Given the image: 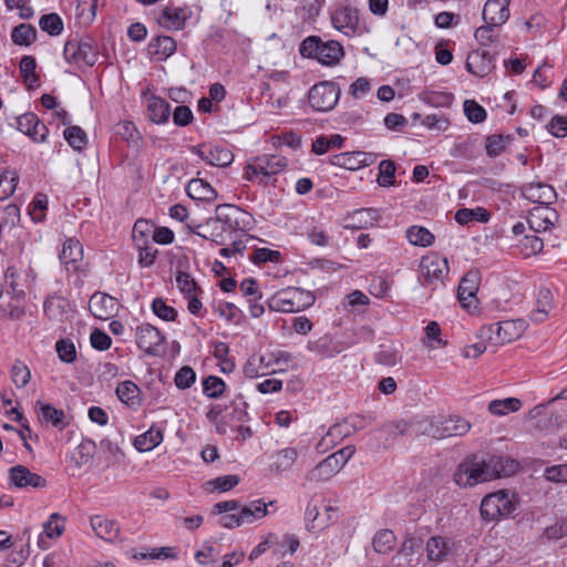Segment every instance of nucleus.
<instances>
[{"label": "nucleus", "instance_id": "nucleus-1", "mask_svg": "<svg viewBox=\"0 0 567 567\" xmlns=\"http://www.w3.org/2000/svg\"><path fill=\"white\" fill-rule=\"evenodd\" d=\"M519 463L506 455L480 456L472 454L465 457L454 472L453 480L463 488L515 474Z\"/></svg>", "mask_w": 567, "mask_h": 567}, {"label": "nucleus", "instance_id": "nucleus-2", "mask_svg": "<svg viewBox=\"0 0 567 567\" xmlns=\"http://www.w3.org/2000/svg\"><path fill=\"white\" fill-rule=\"evenodd\" d=\"M302 58L316 60L324 66L338 65L344 56L342 44L336 40H323L319 35H309L299 45Z\"/></svg>", "mask_w": 567, "mask_h": 567}, {"label": "nucleus", "instance_id": "nucleus-3", "mask_svg": "<svg viewBox=\"0 0 567 567\" xmlns=\"http://www.w3.org/2000/svg\"><path fill=\"white\" fill-rule=\"evenodd\" d=\"M316 301L315 295L302 288L288 287L277 291L267 301L271 311L299 312L311 307Z\"/></svg>", "mask_w": 567, "mask_h": 567}, {"label": "nucleus", "instance_id": "nucleus-4", "mask_svg": "<svg viewBox=\"0 0 567 567\" xmlns=\"http://www.w3.org/2000/svg\"><path fill=\"white\" fill-rule=\"evenodd\" d=\"M519 505V496L515 492L501 489L486 495L481 503L480 513L485 520L509 517Z\"/></svg>", "mask_w": 567, "mask_h": 567}, {"label": "nucleus", "instance_id": "nucleus-5", "mask_svg": "<svg viewBox=\"0 0 567 567\" xmlns=\"http://www.w3.org/2000/svg\"><path fill=\"white\" fill-rule=\"evenodd\" d=\"M528 323L524 319L505 320L481 328V337L497 343H508L518 339L527 329Z\"/></svg>", "mask_w": 567, "mask_h": 567}, {"label": "nucleus", "instance_id": "nucleus-6", "mask_svg": "<svg viewBox=\"0 0 567 567\" xmlns=\"http://www.w3.org/2000/svg\"><path fill=\"white\" fill-rule=\"evenodd\" d=\"M340 87L331 81H323L315 84L309 93L308 101L310 106L318 112L331 111L339 101Z\"/></svg>", "mask_w": 567, "mask_h": 567}, {"label": "nucleus", "instance_id": "nucleus-7", "mask_svg": "<svg viewBox=\"0 0 567 567\" xmlns=\"http://www.w3.org/2000/svg\"><path fill=\"white\" fill-rule=\"evenodd\" d=\"M287 166V159L279 155H262L254 159L246 166L245 178L252 181L254 177L261 175L267 178L281 172Z\"/></svg>", "mask_w": 567, "mask_h": 567}, {"label": "nucleus", "instance_id": "nucleus-8", "mask_svg": "<svg viewBox=\"0 0 567 567\" xmlns=\"http://www.w3.org/2000/svg\"><path fill=\"white\" fill-rule=\"evenodd\" d=\"M426 558L434 564H442L457 555V543L444 536H431L425 544Z\"/></svg>", "mask_w": 567, "mask_h": 567}, {"label": "nucleus", "instance_id": "nucleus-9", "mask_svg": "<svg viewBox=\"0 0 567 567\" xmlns=\"http://www.w3.org/2000/svg\"><path fill=\"white\" fill-rule=\"evenodd\" d=\"M245 215H247L246 212L235 205H218L215 209V218H208L198 228H209L210 226L218 228V224H221L223 230L235 231L240 228V216Z\"/></svg>", "mask_w": 567, "mask_h": 567}, {"label": "nucleus", "instance_id": "nucleus-10", "mask_svg": "<svg viewBox=\"0 0 567 567\" xmlns=\"http://www.w3.org/2000/svg\"><path fill=\"white\" fill-rule=\"evenodd\" d=\"M63 55L69 63L92 66L97 60V51L89 40H69L64 44Z\"/></svg>", "mask_w": 567, "mask_h": 567}, {"label": "nucleus", "instance_id": "nucleus-11", "mask_svg": "<svg viewBox=\"0 0 567 567\" xmlns=\"http://www.w3.org/2000/svg\"><path fill=\"white\" fill-rule=\"evenodd\" d=\"M165 337L150 323L142 324L136 330V343L140 349L151 355L164 352Z\"/></svg>", "mask_w": 567, "mask_h": 567}, {"label": "nucleus", "instance_id": "nucleus-12", "mask_svg": "<svg viewBox=\"0 0 567 567\" xmlns=\"http://www.w3.org/2000/svg\"><path fill=\"white\" fill-rule=\"evenodd\" d=\"M420 271L424 279V285L442 282L449 274L447 260L436 255L425 256L421 259Z\"/></svg>", "mask_w": 567, "mask_h": 567}, {"label": "nucleus", "instance_id": "nucleus-13", "mask_svg": "<svg viewBox=\"0 0 567 567\" xmlns=\"http://www.w3.org/2000/svg\"><path fill=\"white\" fill-rule=\"evenodd\" d=\"M189 17L190 12L187 8H179L169 4L158 11L156 14V21L164 29L182 30Z\"/></svg>", "mask_w": 567, "mask_h": 567}, {"label": "nucleus", "instance_id": "nucleus-14", "mask_svg": "<svg viewBox=\"0 0 567 567\" xmlns=\"http://www.w3.org/2000/svg\"><path fill=\"white\" fill-rule=\"evenodd\" d=\"M333 27L346 35L355 33L359 24L358 10L349 4H341L331 13Z\"/></svg>", "mask_w": 567, "mask_h": 567}, {"label": "nucleus", "instance_id": "nucleus-15", "mask_svg": "<svg viewBox=\"0 0 567 567\" xmlns=\"http://www.w3.org/2000/svg\"><path fill=\"white\" fill-rule=\"evenodd\" d=\"M465 66L470 73L484 78L495 69V55L485 50H474L467 55Z\"/></svg>", "mask_w": 567, "mask_h": 567}, {"label": "nucleus", "instance_id": "nucleus-16", "mask_svg": "<svg viewBox=\"0 0 567 567\" xmlns=\"http://www.w3.org/2000/svg\"><path fill=\"white\" fill-rule=\"evenodd\" d=\"M10 482L18 488L33 487L43 488L47 485L45 478L32 473L27 466L16 465L9 470Z\"/></svg>", "mask_w": 567, "mask_h": 567}, {"label": "nucleus", "instance_id": "nucleus-17", "mask_svg": "<svg viewBox=\"0 0 567 567\" xmlns=\"http://www.w3.org/2000/svg\"><path fill=\"white\" fill-rule=\"evenodd\" d=\"M439 439L462 436L471 429V423L458 415H440L437 417Z\"/></svg>", "mask_w": 567, "mask_h": 567}, {"label": "nucleus", "instance_id": "nucleus-18", "mask_svg": "<svg viewBox=\"0 0 567 567\" xmlns=\"http://www.w3.org/2000/svg\"><path fill=\"white\" fill-rule=\"evenodd\" d=\"M523 195L526 199L547 206L555 203L557 194L555 189L545 183H530L523 187Z\"/></svg>", "mask_w": 567, "mask_h": 567}, {"label": "nucleus", "instance_id": "nucleus-19", "mask_svg": "<svg viewBox=\"0 0 567 567\" xmlns=\"http://www.w3.org/2000/svg\"><path fill=\"white\" fill-rule=\"evenodd\" d=\"M509 7L504 0H487L482 12L484 23L503 25L509 18Z\"/></svg>", "mask_w": 567, "mask_h": 567}, {"label": "nucleus", "instance_id": "nucleus-20", "mask_svg": "<svg viewBox=\"0 0 567 567\" xmlns=\"http://www.w3.org/2000/svg\"><path fill=\"white\" fill-rule=\"evenodd\" d=\"M91 313L101 320H106L117 311L116 302L113 297L104 292H95L90 299Z\"/></svg>", "mask_w": 567, "mask_h": 567}, {"label": "nucleus", "instance_id": "nucleus-21", "mask_svg": "<svg viewBox=\"0 0 567 567\" xmlns=\"http://www.w3.org/2000/svg\"><path fill=\"white\" fill-rule=\"evenodd\" d=\"M558 215L555 209L547 206L535 207L528 217L529 228L536 233L551 228Z\"/></svg>", "mask_w": 567, "mask_h": 567}, {"label": "nucleus", "instance_id": "nucleus-22", "mask_svg": "<svg viewBox=\"0 0 567 567\" xmlns=\"http://www.w3.org/2000/svg\"><path fill=\"white\" fill-rule=\"evenodd\" d=\"M341 468L342 467L338 464V460L336 461L332 455H329L309 471L306 478L312 483L326 482L339 473Z\"/></svg>", "mask_w": 567, "mask_h": 567}, {"label": "nucleus", "instance_id": "nucleus-23", "mask_svg": "<svg viewBox=\"0 0 567 567\" xmlns=\"http://www.w3.org/2000/svg\"><path fill=\"white\" fill-rule=\"evenodd\" d=\"M176 51V42L172 37L158 35L151 40L147 53L152 59L164 61Z\"/></svg>", "mask_w": 567, "mask_h": 567}, {"label": "nucleus", "instance_id": "nucleus-24", "mask_svg": "<svg viewBox=\"0 0 567 567\" xmlns=\"http://www.w3.org/2000/svg\"><path fill=\"white\" fill-rule=\"evenodd\" d=\"M480 282L481 274L475 269L467 271L461 279L457 289V297L463 307H470V303H465L466 300L475 299Z\"/></svg>", "mask_w": 567, "mask_h": 567}, {"label": "nucleus", "instance_id": "nucleus-25", "mask_svg": "<svg viewBox=\"0 0 567 567\" xmlns=\"http://www.w3.org/2000/svg\"><path fill=\"white\" fill-rule=\"evenodd\" d=\"M187 195L195 200L213 202L217 198V192L209 183L202 178H193L186 187Z\"/></svg>", "mask_w": 567, "mask_h": 567}, {"label": "nucleus", "instance_id": "nucleus-26", "mask_svg": "<svg viewBox=\"0 0 567 567\" xmlns=\"http://www.w3.org/2000/svg\"><path fill=\"white\" fill-rule=\"evenodd\" d=\"M274 502L266 503L264 499H254L248 504L240 505L239 515L243 523H254L257 519L264 518L268 514V506L272 505Z\"/></svg>", "mask_w": 567, "mask_h": 567}, {"label": "nucleus", "instance_id": "nucleus-27", "mask_svg": "<svg viewBox=\"0 0 567 567\" xmlns=\"http://www.w3.org/2000/svg\"><path fill=\"white\" fill-rule=\"evenodd\" d=\"M147 116L155 124H164L171 116V106L159 96H152L147 102Z\"/></svg>", "mask_w": 567, "mask_h": 567}, {"label": "nucleus", "instance_id": "nucleus-28", "mask_svg": "<svg viewBox=\"0 0 567 567\" xmlns=\"http://www.w3.org/2000/svg\"><path fill=\"white\" fill-rule=\"evenodd\" d=\"M37 62L35 59L31 55H23L19 70L20 74L23 78V83L27 85L28 90H34L40 86V78L35 74Z\"/></svg>", "mask_w": 567, "mask_h": 567}, {"label": "nucleus", "instance_id": "nucleus-29", "mask_svg": "<svg viewBox=\"0 0 567 567\" xmlns=\"http://www.w3.org/2000/svg\"><path fill=\"white\" fill-rule=\"evenodd\" d=\"M412 434L426 435L439 439L437 419L433 420L429 416L417 415L411 419Z\"/></svg>", "mask_w": 567, "mask_h": 567}, {"label": "nucleus", "instance_id": "nucleus-30", "mask_svg": "<svg viewBox=\"0 0 567 567\" xmlns=\"http://www.w3.org/2000/svg\"><path fill=\"white\" fill-rule=\"evenodd\" d=\"M37 405H40V420L42 422L51 423L53 426L60 429H63L69 424L63 410L55 409L49 403L38 402Z\"/></svg>", "mask_w": 567, "mask_h": 567}, {"label": "nucleus", "instance_id": "nucleus-31", "mask_svg": "<svg viewBox=\"0 0 567 567\" xmlns=\"http://www.w3.org/2000/svg\"><path fill=\"white\" fill-rule=\"evenodd\" d=\"M272 457L274 462L270 465V470L276 473H282L289 471L293 466L298 457V452L293 447H286L278 451Z\"/></svg>", "mask_w": 567, "mask_h": 567}, {"label": "nucleus", "instance_id": "nucleus-32", "mask_svg": "<svg viewBox=\"0 0 567 567\" xmlns=\"http://www.w3.org/2000/svg\"><path fill=\"white\" fill-rule=\"evenodd\" d=\"M91 526L95 534L103 539L115 538L120 530L115 520L107 519L99 515L91 518Z\"/></svg>", "mask_w": 567, "mask_h": 567}, {"label": "nucleus", "instance_id": "nucleus-33", "mask_svg": "<svg viewBox=\"0 0 567 567\" xmlns=\"http://www.w3.org/2000/svg\"><path fill=\"white\" fill-rule=\"evenodd\" d=\"M163 441V431L159 427L152 426L147 432L136 436L134 446L142 452L151 451Z\"/></svg>", "mask_w": 567, "mask_h": 567}, {"label": "nucleus", "instance_id": "nucleus-34", "mask_svg": "<svg viewBox=\"0 0 567 567\" xmlns=\"http://www.w3.org/2000/svg\"><path fill=\"white\" fill-rule=\"evenodd\" d=\"M553 293L548 288H540L537 293V308L532 312L534 322H543L551 309Z\"/></svg>", "mask_w": 567, "mask_h": 567}, {"label": "nucleus", "instance_id": "nucleus-35", "mask_svg": "<svg viewBox=\"0 0 567 567\" xmlns=\"http://www.w3.org/2000/svg\"><path fill=\"white\" fill-rule=\"evenodd\" d=\"M234 161L233 153L223 146H209L208 155L204 156V162L212 166L226 167Z\"/></svg>", "mask_w": 567, "mask_h": 567}, {"label": "nucleus", "instance_id": "nucleus-36", "mask_svg": "<svg viewBox=\"0 0 567 567\" xmlns=\"http://www.w3.org/2000/svg\"><path fill=\"white\" fill-rule=\"evenodd\" d=\"M11 40L16 45L29 47L37 40V29L28 23H21L12 29Z\"/></svg>", "mask_w": 567, "mask_h": 567}, {"label": "nucleus", "instance_id": "nucleus-37", "mask_svg": "<svg viewBox=\"0 0 567 567\" xmlns=\"http://www.w3.org/2000/svg\"><path fill=\"white\" fill-rule=\"evenodd\" d=\"M352 220L351 226L354 228H368L373 226L380 218L379 210L374 208H361L354 210L350 217Z\"/></svg>", "mask_w": 567, "mask_h": 567}, {"label": "nucleus", "instance_id": "nucleus-38", "mask_svg": "<svg viewBox=\"0 0 567 567\" xmlns=\"http://www.w3.org/2000/svg\"><path fill=\"white\" fill-rule=\"evenodd\" d=\"M118 400L127 405L140 404V388L133 381H123L116 386Z\"/></svg>", "mask_w": 567, "mask_h": 567}, {"label": "nucleus", "instance_id": "nucleus-39", "mask_svg": "<svg viewBox=\"0 0 567 567\" xmlns=\"http://www.w3.org/2000/svg\"><path fill=\"white\" fill-rule=\"evenodd\" d=\"M491 218V214L483 207L461 208L455 213V220L460 225H466L470 221L487 223Z\"/></svg>", "mask_w": 567, "mask_h": 567}, {"label": "nucleus", "instance_id": "nucleus-40", "mask_svg": "<svg viewBox=\"0 0 567 567\" xmlns=\"http://www.w3.org/2000/svg\"><path fill=\"white\" fill-rule=\"evenodd\" d=\"M378 431L385 434L386 440H394L399 435H409L412 434L411 420L392 421L382 425Z\"/></svg>", "mask_w": 567, "mask_h": 567}, {"label": "nucleus", "instance_id": "nucleus-41", "mask_svg": "<svg viewBox=\"0 0 567 567\" xmlns=\"http://www.w3.org/2000/svg\"><path fill=\"white\" fill-rule=\"evenodd\" d=\"M395 535L390 529H381L377 532L372 539L373 548L379 554H388L395 546Z\"/></svg>", "mask_w": 567, "mask_h": 567}, {"label": "nucleus", "instance_id": "nucleus-42", "mask_svg": "<svg viewBox=\"0 0 567 567\" xmlns=\"http://www.w3.org/2000/svg\"><path fill=\"white\" fill-rule=\"evenodd\" d=\"M522 402L516 398H506L503 400H493L488 404V411L497 416L506 415L509 412H516L520 409Z\"/></svg>", "mask_w": 567, "mask_h": 567}, {"label": "nucleus", "instance_id": "nucleus-43", "mask_svg": "<svg viewBox=\"0 0 567 567\" xmlns=\"http://www.w3.org/2000/svg\"><path fill=\"white\" fill-rule=\"evenodd\" d=\"M408 240L414 246L427 247L434 241V235L421 226H411L406 230Z\"/></svg>", "mask_w": 567, "mask_h": 567}, {"label": "nucleus", "instance_id": "nucleus-44", "mask_svg": "<svg viewBox=\"0 0 567 567\" xmlns=\"http://www.w3.org/2000/svg\"><path fill=\"white\" fill-rule=\"evenodd\" d=\"M59 257L64 264H75L83 257V247L79 240L68 239Z\"/></svg>", "mask_w": 567, "mask_h": 567}, {"label": "nucleus", "instance_id": "nucleus-45", "mask_svg": "<svg viewBox=\"0 0 567 567\" xmlns=\"http://www.w3.org/2000/svg\"><path fill=\"white\" fill-rule=\"evenodd\" d=\"M512 140L513 137L511 135L503 134L487 136L485 145L486 154L492 158L497 157L505 150L506 144Z\"/></svg>", "mask_w": 567, "mask_h": 567}, {"label": "nucleus", "instance_id": "nucleus-46", "mask_svg": "<svg viewBox=\"0 0 567 567\" xmlns=\"http://www.w3.org/2000/svg\"><path fill=\"white\" fill-rule=\"evenodd\" d=\"M228 408L231 409V412L224 416L228 422H245L249 420L247 403L243 401L241 395L233 400L228 406H225V410Z\"/></svg>", "mask_w": 567, "mask_h": 567}, {"label": "nucleus", "instance_id": "nucleus-47", "mask_svg": "<svg viewBox=\"0 0 567 567\" xmlns=\"http://www.w3.org/2000/svg\"><path fill=\"white\" fill-rule=\"evenodd\" d=\"M19 182V176L14 171L4 169L0 173V199H6L12 195Z\"/></svg>", "mask_w": 567, "mask_h": 567}, {"label": "nucleus", "instance_id": "nucleus-48", "mask_svg": "<svg viewBox=\"0 0 567 567\" xmlns=\"http://www.w3.org/2000/svg\"><path fill=\"white\" fill-rule=\"evenodd\" d=\"M497 28H499V25H491L485 23L475 30L474 38L482 47H487L492 43H498L499 35L496 32Z\"/></svg>", "mask_w": 567, "mask_h": 567}, {"label": "nucleus", "instance_id": "nucleus-49", "mask_svg": "<svg viewBox=\"0 0 567 567\" xmlns=\"http://www.w3.org/2000/svg\"><path fill=\"white\" fill-rule=\"evenodd\" d=\"M39 25L42 31L55 37L63 31V22L59 14L48 13L40 18Z\"/></svg>", "mask_w": 567, "mask_h": 567}, {"label": "nucleus", "instance_id": "nucleus-50", "mask_svg": "<svg viewBox=\"0 0 567 567\" xmlns=\"http://www.w3.org/2000/svg\"><path fill=\"white\" fill-rule=\"evenodd\" d=\"M357 155L358 152L337 154L331 157L330 163L334 166L343 167L349 171H357L361 168L360 158Z\"/></svg>", "mask_w": 567, "mask_h": 567}, {"label": "nucleus", "instance_id": "nucleus-51", "mask_svg": "<svg viewBox=\"0 0 567 567\" xmlns=\"http://www.w3.org/2000/svg\"><path fill=\"white\" fill-rule=\"evenodd\" d=\"M226 390L225 382L215 375H209L203 381V392L210 399L220 398Z\"/></svg>", "mask_w": 567, "mask_h": 567}, {"label": "nucleus", "instance_id": "nucleus-52", "mask_svg": "<svg viewBox=\"0 0 567 567\" xmlns=\"http://www.w3.org/2000/svg\"><path fill=\"white\" fill-rule=\"evenodd\" d=\"M396 167L393 161L383 159L379 164V175L377 182L380 186L388 187L392 186L395 182Z\"/></svg>", "mask_w": 567, "mask_h": 567}, {"label": "nucleus", "instance_id": "nucleus-53", "mask_svg": "<svg viewBox=\"0 0 567 567\" xmlns=\"http://www.w3.org/2000/svg\"><path fill=\"white\" fill-rule=\"evenodd\" d=\"M154 228V224L145 219L136 220L132 231L133 240L136 244H147L148 237H153Z\"/></svg>", "mask_w": 567, "mask_h": 567}, {"label": "nucleus", "instance_id": "nucleus-54", "mask_svg": "<svg viewBox=\"0 0 567 567\" xmlns=\"http://www.w3.org/2000/svg\"><path fill=\"white\" fill-rule=\"evenodd\" d=\"M64 138L76 151L83 150L87 142L86 134L80 126H69L64 131Z\"/></svg>", "mask_w": 567, "mask_h": 567}, {"label": "nucleus", "instance_id": "nucleus-55", "mask_svg": "<svg viewBox=\"0 0 567 567\" xmlns=\"http://www.w3.org/2000/svg\"><path fill=\"white\" fill-rule=\"evenodd\" d=\"M31 379L29 368L21 361L16 360L11 368V380L17 388L25 386Z\"/></svg>", "mask_w": 567, "mask_h": 567}, {"label": "nucleus", "instance_id": "nucleus-56", "mask_svg": "<svg viewBox=\"0 0 567 567\" xmlns=\"http://www.w3.org/2000/svg\"><path fill=\"white\" fill-rule=\"evenodd\" d=\"M64 528V518L58 513H53L49 520L43 524V533L51 539L60 537Z\"/></svg>", "mask_w": 567, "mask_h": 567}, {"label": "nucleus", "instance_id": "nucleus-57", "mask_svg": "<svg viewBox=\"0 0 567 567\" xmlns=\"http://www.w3.org/2000/svg\"><path fill=\"white\" fill-rule=\"evenodd\" d=\"M464 113L471 123L478 124L485 121L486 111L474 100H466L463 104Z\"/></svg>", "mask_w": 567, "mask_h": 567}, {"label": "nucleus", "instance_id": "nucleus-58", "mask_svg": "<svg viewBox=\"0 0 567 567\" xmlns=\"http://www.w3.org/2000/svg\"><path fill=\"white\" fill-rule=\"evenodd\" d=\"M176 284L179 291L185 295V297H190L193 293H197V291L200 290L197 282L186 271L179 270L177 272Z\"/></svg>", "mask_w": 567, "mask_h": 567}, {"label": "nucleus", "instance_id": "nucleus-59", "mask_svg": "<svg viewBox=\"0 0 567 567\" xmlns=\"http://www.w3.org/2000/svg\"><path fill=\"white\" fill-rule=\"evenodd\" d=\"M152 310L155 316L165 321H174L177 317L176 309L167 306L163 298H155L153 300Z\"/></svg>", "mask_w": 567, "mask_h": 567}, {"label": "nucleus", "instance_id": "nucleus-60", "mask_svg": "<svg viewBox=\"0 0 567 567\" xmlns=\"http://www.w3.org/2000/svg\"><path fill=\"white\" fill-rule=\"evenodd\" d=\"M544 478L556 484H567V463L547 466L544 470Z\"/></svg>", "mask_w": 567, "mask_h": 567}, {"label": "nucleus", "instance_id": "nucleus-61", "mask_svg": "<svg viewBox=\"0 0 567 567\" xmlns=\"http://www.w3.org/2000/svg\"><path fill=\"white\" fill-rule=\"evenodd\" d=\"M96 451V444L91 439H84L79 444L76 449L78 457H76V464L83 465L86 464L95 454Z\"/></svg>", "mask_w": 567, "mask_h": 567}, {"label": "nucleus", "instance_id": "nucleus-62", "mask_svg": "<svg viewBox=\"0 0 567 567\" xmlns=\"http://www.w3.org/2000/svg\"><path fill=\"white\" fill-rule=\"evenodd\" d=\"M351 434V430L349 427L348 422L338 423L332 425L327 432L326 436L322 439L323 442L329 441L331 444H337L342 439L349 436Z\"/></svg>", "mask_w": 567, "mask_h": 567}, {"label": "nucleus", "instance_id": "nucleus-63", "mask_svg": "<svg viewBox=\"0 0 567 567\" xmlns=\"http://www.w3.org/2000/svg\"><path fill=\"white\" fill-rule=\"evenodd\" d=\"M55 349L59 358L65 362L71 363L76 358V350L71 340L61 339L55 343Z\"/></svg>", "mask_w": 567, "mask_h": 567}, {"label": "nucleus", "instance_id": "nucleus-64", "mask_svg": "<svg viewBox=\"0 0 567 567\" xmlns=\"http://www.w3.org/2000/svg\"><path fill=\"white\" fill-rule=\"evenodd\" d=\"M254 264H265L267 261L279 262L281 260V254L278 250H271L269 248H257L250 257Z\"/></svg>", "mask_w": 567, "mask_h": 567}]
</instances>
